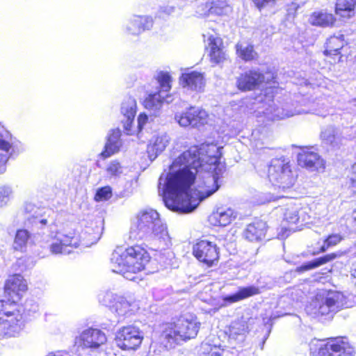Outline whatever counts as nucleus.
<instances>
[{"label":"nucleus","mask_w":356,"mask_h":356,"mask_svg":"<svg viewBox=\"0 0 356 356\" xmlns=\"http://www.w3.org/2000/svg\"><path fill=\"white\" fill-rule=\"evenodd\" d=\"M312 356H354L355 348L348 337L337 336L314 339L309 343Z\"/></svg>","instance_id":"nucleus-4"},{"label":"nucleus","mask_w":356,"mask_h":356,"mask_svg":"<svg viewBox=\"0 0 356 356\" xmlns=\"http://www.w3.org/2000/svg\"><path fill=\"white\" fill-rule=\"evenodd\" d=\"M235 49L237 56L245 62L252 61L258 58V54L252 43L238 42L235 45Z\"/></svg>","instance_id":"nucleus-30"},{"label":"nucleus","mask_w":356,"mask_h":356,"mask_svg":"<svg viewBox=\"0 0 356 356\" xmlns=\"http://www.w3.org/2000/svg\"><path fill=\"white\" fill-rule=\"evenodd\" d=\"M150 257L140 246H131L127 249L118 248L111 257V268L113 272L122 274L128 280H133L130 273H136L145 270Z\"/></svg>","instance_id":"nucleus-3"},{"label":"nucleus","mask_w":356,"mask_h":356,"mask_svg":"<svg viewBox=\"0 0 356 356\" xmlns=\"http://www.w3.org/2000/svg\"><path fill=\"white\" fill-rule=\"evenodd\" d=\"M153 26V20L149 16L134 15L126 24V31L128 34L138 35L149 30Z\"/></svg>","instance_id":"nucleus-21"},{"label":"nucleus","mask_w":356,"mask_h":356,"mask_svg":"<svg viewBox=\"0 0 356 356\" xmlns=\"http://www.w3.org/2000/svg\"><path fill=\"white\" fill-rule=\"evenodd\" d=\"M224 349L220 346L207 344V348L202 352V356H222Z\"/></svg>","instance_id":"nucleus-42"},{"label":"nucleus","mask_w":356,"mask_h":356,"mask_svg":"<svg viewBox=\"0 0 356 356\" xmlns=\"http://www.w3.org/2000/svg\"><path fill=\"white\" fill-rule=\"evenodd\" d=\"M351 2H353V6L355 7V8L356 9V0H350Z\"/></svg>","instance_id":"nucleus-53"},{"label":"nucleus","mask_w":356,"mask_h":356,"mask_svg":"<svg viewBox=\"0 0 356 356\" xmlns=\"http://www.w3.org/2000/svg\"><path fill=\"white\" fill-rule=\"evenodd\" d=\"M285 196L283 195H271L269 197L266 198V201L267 202H274V201H276V200H278L281 198H283Z\"/></svg>","instance_id":"nucleus-50"},{"label":"nucleus","mask_w":356,"mask_h":356,"mask_svg":"<svg viewBox=\"0 0 356 356\" xmlns=\"http://www.w3.org/2000/svg\"><path fill=\"white\" fill-rule=\"evenodd\" d=\"M26 282L19 274L9 277L4 286L5 293L13 302L19 300L21 298L22 293L26 291Z\"/></svg>","instance_id":"nucleus-19"},{"label":"nucleus","mask_w":356,"mask_h":356,"mask_svg":"<svg viewBox=\"0 0 356 356\" xmlns=\"http://www.w3.org/2000/svg\"><path fill=\"white\" fill-rule=\"evenodd\" d=\"M268 226L261 220H256L248 224L243 232L244 238L250 242H259L265 238Z\"/></svg>","instance_id":"nucleus-22"},{"label":"nucleus","mask_w":356,"mask_h":356,"mask_svg":"<svg viewBox=\"0 0 356 356\" xmlns=\"http://www.w3.org/2000/svg\"><path fill=\"white\" fill-rule=\"evenodd\" d=\"M265 82L264 73L258 70L251 69L239 74L236 79V87L242 92L251 91Z\"/></svg>","instance_id":"nucleus-16"},{"label":"nucleus","mask_w":356,"mask_h":356,"mask_svg":"<svg viewBox=\"0 0 356 356\" xmlns=\"http://www.w3.org/2000/svg\"><path fill=\"white\" fill-rule=\"evenodd\" d=\"M143 332L136 326L123 327L117 333L116 343L123 350H136L142 343Z\"/></svg>","instance_id":"nucleus-11"},{"label":"nucleus","mask_w":356,"mask_h":356,"mask_svg":"<svg viewBox=\"0 0 356 356\" xmlns=\"http://www.w3.org/2000/svg\"><path fill=\"white\" fill-rule=\"evenodd\" d=\"M79 245V241L73 231H59L51 238L49 250L53 254H67Z\"/></svg>","instance_id":"nucleus-10"},{"label":"nucleus","mask_w":356,"mask_h":356,"mask_svg":"<svg viewBox=\"0 0 356 356\" xmlns=\"http://www.w3.org/2000/svg\"><path fill=\"white\" fill-rule=\"evenodd\" d=\"M48 356H62L60 355H56L55 353H50Z\"/></svg>","instance_id":"nucleus-54"},{"label":"nucleus","mask_w":356,"mask_h":356,"mask_svg":"<svg viewBox=\"0 0 356 356\" xmlns=\"http://www.w3.org/2000/svg\"><path fill=\"white\" fill-rule=\"evenodd\" d=\"M3 301L0 300V312L3 311ZM6 318L0 317V335H12L19 332L24 326L22 315L18 310L5 312Z\"/></svg>","instance_id":"nucleus-13"},{"label":"nucleus","mask_w":356,"mask_h":356,"mask_svg":"<svg viewBox=\"0 0 356 356\" xmlns=\"http://www.w3.org/2000/svg\"><path fill=\"white\" fill-rule=\"evenodd\" d=\"M298 164L306 168H318L323 164V159L315 152L307 149L302 150L298 155Z\"/></svg>","instance_id":"nucleus-26"},{"label":"nucleus","mask_w":356,"mask_h":356,"mask_svg":"<svg viewBox=\"0 0 356 356\" xmlns=\"http://www.w3.org/2000/svg\"><path fill=\"white\" fill-rule=\"evenodd\" d=\"M168 144V138L167 136L164 135L156 137L153 143L149 145L147 147V153L149 159L152 161L154 160L158 154L165 149Z\"/></svg>","instance_id":"nucleus-33"},{"label":"nucleus","mask_w":356,"mask_h":356,"mask_svg":"<svg viewBox=\"0 0 356 356\" xmlns=\"http://www.w3.org/2000/svg\"><path fill=\"white\" fill-rule=\"evenodd\" d=\"M336 304L337 300L334 298L332 297L326 298L325 301L319 307V313L321 315H325L330 313L336 305Z\"/></svg>","instance_id":"nucleus-41"},{"label":"nucleus","mask_w":356,"mask_h":356,"mask_svg":"<svg viewBox=\"0 0 356 356\" xmlns=\"http://www.w3.org/2000/svg\"><path fill=\"white\" fill-rule=\"evenodd\" d=\"M121 113L124 116V128L130 131L136 113V100L131 97H126L122 103Z\"/></svg>","instance_id":"nucleus-25"},{"label":"nucleus","mask_w":356,"mask_h":356,"mask_svg":"<svg viewBox=\"0 0 356 356\" xmlns=\"http://www.w3.org/2000/svg\"><path fill=\"white\" fill-rule=\"evenodd\" d=\"M334 13L341 19H349L355 15V8L350 0H337Z\"/></svg>","instance_id":"nucleus-31"},{"label":"nucleus","mask_w":356,"mask_h":356,"mask_svg":"<svg viewBox=\"0 0 356 356\" xmlns=\"http://www.w3.org/2000/svg\"><path fill=\"white\" fill-rule=\"evenodd\" d=\"M209 113L204 108L191 106L179 115V126L200 127L208 124Z\"/></svg>","instance_id":"nucleus-12"},{"label":"nucleus","mask_w":356,"mask_h":356,"mask_svg":"<svg viewBox=\"0 0 356 356\" xmlns=\"http://www.w3.org/2000/svg\"><path fill=\"white\" fill-rule=\"evenodd\" d=\"M130 238L147 243L165 241L168 238L167 225L156 210L152 208L142 209L135 217L130 230Z\"/></svg>","instance_id":"nucleus-2"},{"label":"nucleus","mask_w":356,"mask_h":356,"mask_svg":"<svg viewBox=\"0 0 356 356\" xmlns=\"http://www.w3.org/2000/svg\"><path fill=\"white\" fill-rule=\"evenodd\" d=\"M30 236V233L26 229H22L17 230L13 245L15 250L24 251L26 248Z\"/></svg>","instance_id":"nucleus-39"},{"label":"nucleus","mask_w":356,"mask_h":356,"mask_svg":"<svg viewBox=\"0 0 356 356\" xmlns=\"http://www.w3.org/2000/svg\"><path fill=\"white\" fill-rule=\"evenodd\" d=\"M261 293L260 289L257 286H248L240 288L238 291L234 294H231L225 298V300L233 303L241 301Z\"/></svg>","instance_id":"nucleus-32"},{"label":"nucleus","mask_w":356,"mask_h":356,"mask_svg":"<svg viewBox=\"0 0 356 356\" xmlns=\"http://www.w3.org/2000/svg\"><path fill=\"white\" fill-rule=\"evenodd\" d=\"M18 141L12 134L0 123V174L6 170V163L15 149Z\"/></svg>","instance_id":"nucleus-14"},{"label":"nucleus","mask_w":356,"mask_h":356,"mask_svg":"<svg viewBox=\"0 0 356 356\" xmlns=\"http://www.w3.org/2000/svg\"><path fill=\"white\" fill-rule=\"evenodd\" d=\"M355 101H356V98H355Z\"/></svg>","instance_id":"nucleus-55"},{"label":"nucleus","mask_w":356,"mask_h":356,"mask_svg":"<svg viewBox=\"0 0 356 356\" xmlns=\"http://www.w3.org/2000/svg\"><path fill=\"white\" fill-rule=\"evenodd\" d=\"M179 80L182 88L195 94L203 92L207 84L205 73L197 70H186Z\"/></svg>","instance_id":"nucleus-15"},{"label":"nucleus","mask_w":356,"mask_h":356,"mask_svg":"<svg viewBox=\"0 0 356 356\" xmlns=\"http://www.w3.org/2000/svg\"><path fill=\"white\" fill-rule=\"evenodd\" d=\"M323 54L334 62H340L343 58L346 59L351 56L353 50L349 44L345 40L343 35H333L326 40Z\"/></svg>","instance_id":"nucleus-9"},{"label":"nucleus","mask_w":356,"mask_h":356,"mask_svg":"<svg viewBox=\"0 0 356 356\" xmlns=\"http://www.w3.org/2000/svg\"><path fill=\"white\" fill-rule=\"evenodd\" d=\"M308 22L313 26L332 27L337 22V18L331 11L327 9H319L310 13Z\"/></svg>","instance_id":"nucleus-20"},{"label":"nucleus","mask_w":356,"mask_h":356,"mask_svg":"<svg viewBox=\"0 0 356 356\" xmlns=\"http://www.w3.org/2000/svg\"><path fill=\"white\" fill-rule=\"evenodd\" d=\"M120 136L121 132L119 129H114L111 131L108 136L104 150L101 153L104 158H108L120 150L122 146Z\"/></svg>","instance_id":"nucleus-27"},{"label":"nucleus","mask_w":356,"mask_h":356,"mask_svg":"<svg viewBox=\"0 0 356 356\" xmlns=\"http://www.w3.org/2000/svg\"><path fill=\"white\" fill-rule=\"evenodd\" d=\"M350 184L354 190V192L356 193V163H355L351 167Z\"/></svg>","instance_id":"nucleus-47"},{"label":"nucleus","mask_w":356,"mask_h":356,"mask_svg":"<svg viewBox=\"0 0 356 356\" xmlns=\"http://www.w3.org/2000/svg\"><path fill=\"white\" fill-rule=\"evenodd\" d=\"M234 218L231 209L213 211L208 218L209 223L213 227H225Z\"/></svg>","instance_id":"nucleus-28"},{"label":"nucleus","mask_w":356,"mask_h":356,"mask_svg":"<svg viewBox=\"0 0 356 356\" xmlns=\"http://www.w3.org/2000/svg\"><path fill=\"white\" fill-rule=\"evenodd\" d=\"M202 15L223 16L232 11V7L226 0H213L202 5Z\"/></svg>","instance_id":"nucleus-23"},{"label":"nucleus","mask_w":356,"mask_h":356,"mask_svg":"<svg viewBox=\"0 0 356 356\" xmlns=\"http://www.w3.org/2000/svg\"><path fill=\"white\" fill-rule=\"evenodd\" d=\"M254 5L259 10H261L265 7L270 4H274L275 3V0H252Z\"/></svg>","instance_id":"nucleus-46"},{"label":"nucleus","mask_w":356,"mask_h":356,"mask_svg":"<svg viewBox=\"0 0 356 356\" xmlns=\"http://www.w3.org/2000/svg\"><path fill=\"white\" fill-rule=\"evenodd\" d=\"M137 309L138 305L134 302H129L123 297H118L111 306V312L119 316H124L131 314Z\"/></svg>","instance_id":"nucleus-29"},{"label":"nucleus","mask_w":356,"mask_h":356,"mask_svg":"<svg viewBox=\"0 0 356 356\" xmlns=\"http://www.w3.org/2000/svg\"><path fill=\"white\" fill-rule=\"evenodd\" d=\"M12 190L10 187L3 186L0 188V207L6 206L10 200Z\"/></svg>","instance_id":"nucleus-45"},{"label":"nucleus","mask_w":356,"mask_h":356,"mask_svg":"<svg viewBox=\"0 0 356 356\" xmlns=\"http://www.w3.org/2000/svg\"><path fill=\"white\" fill-rule=\"evenodd\" d=\"M343 254V253L342 252H334L324 254L310 261L306 262L300 266H298L296 268V271L297 273H302L305 271L318 268L321 266L326 264L339 257H341Z\"/></svg>","instance_id":"nucleus-24"},{"label":"nucleus","mask_w":356,"mask_h":356,"mask_svg":"<svg viewBox=\"0 0 356 356\" xmlns=\"http://www.w3.org/2000/svg\"><path fill=\"white\" fill-rule=\"evenodd\" d=\"M148 117L145 114H140L138 117V128L140 131L143 129V126L146 124L147 122Z\"/></svg>","instance_id":"nucleus-49"},{"label":"nucleus","mask_w":356,"mask_h":356,"mask_svg":"<svg viewBox=\"0 0 356 356\" xmlns=\"http://www.w3.org/2000/svg\"><path fill=\"white\" fill-rule=\"evenodd\" d=\"M208 51L209 61L213 65L222 64L228 58L224 41L220 37L210 35L208 38Z\"/></svg>","instance_id":"nucleus-18"},{"label":"nucleus","mask_w":356,"mask_h":356,"mask_svg":"<svg viewBox=\"0 0 356 356\" xmlns=\"http://www.w3.org/2000/svg\"><path fill=\"white\" fill-rule=\"evenodd\" d=\"M229 335L233 337L248 333L249 326L248 322L243 318L232 321L229 326Z\"/></svg>","instance_id":"nucleus-38"},{"label":"nucleus","mask_w":356,"mask_h":356,"mask_svg":"<svg viewBox=\"0 0 356 356\" xmlns=\"http://www.w3.org/2000/svg\"><path fill=\"white\" fill-rule=\"evenodd\" d=\"M154 79L159 84L160 90L153 94H149L144 100V106L145 108L156 115L164 102L167 104L172 102L170 95H165L171 88L172 79L169 73L164 71L156 72Z\"/></svg>","instance_id":"nucleus-7"},{"label":"nucleus","mask_w":356,"mask_h":356,"mask_svg":"<svg viewBox=\"0 0 356 356\" xmlns=\"http://www.w3.org/2000/svg\"><path fill=\"white\" fill-rule=\"evenodd\" d=\"M159 194L162 196L165 207L178 211V161L175 160L165 175L162 174L159 181Z\"/></svg>","instance_id":"nucleus-5"},{"label":"nucleus","mask_w":356,"mask_h":356,"mask_svg":"<svg viewBox=\"0 0 356 356\" xmlns=\"http://www.w3.org/2000/svg\"><path fill=\"white\" fill-rule=\"evenodd\" d=\"M193 255L207 268L216 266L220 260V248L216 243L206 238H197L193 245Z\"/></svg>","instance_id":"nucleus-8"},{"label":"nucleus","mask_w":356,"mask_h":356,"mask_svg":"<svg viewBox=\"0 0 356 356\" xmlns=\"http://www.w3.org/2000/svg\"><path fill=\"white\" fill-rule=\"evenodd\" d=\"M199 326L194 321L184 320L179 326V337L184 341L195 338Z\"/></svg>","instance_id":"nucleus-34"},{"label":"nucleus","mask_w":356,"mask_h":356,"mask_svg":"<svg viewBox=\"0 0 356 356\" xmlns=\"http://www.w3.org/2000/svg\"><path fill=\"white\" fill-rule=\"evenodd\" d=\"M24 212L27 215L26 218L31 223L39 222L42 225H46L47 219L41 218L42 209L35 207L31 203H26L24 205Z\"/></svg>","instance_id":"nucleus-35"},{"label":"nucleus","mask_w":356,"mask_h":356,"mask_svg":"<svg viewBox=\"0 0 356 356\" xmlns=\"http://www.w3.org/2000/svg\"><path fill=\"white\" fill-rule=\"evenodd\" d=\"M343 240V236L338 233L330 234L324 239L323 245L316 252H313L312 255L323 253L327 250L337 246Z\"/></svg>","instance_id":"nucleus-36"},{"label":"nucleus","mask_w":356,"mask_h":356,"mask_svg":"<svg viewBox=\"0 0 356 356\" xmlns=\"http://www.w3.org/2000/svg\"><path fill=\"white\" fill-rule=\"evenodd\" d=\"M353 221L356 225V209L353 211L352 216Z\"/></svg>","instance_id":"nucleus-52"},{"label":"nucleus","mask_w":356,"mask_h":356,"mask_svg":"<svg viewBox=\"0 0 356 356\" xmlns=\"http://www.w3.org/2000/svg\"><path fill=\"white\" fill-rule=\"evenodd\" d=\"M111 195L112 191L111 187L105 186L97 190L95 199L97 202L107 200Z\"/></svg>","instance_id":"nucleus-43"},{"label":"nucleus","mask_w":356,"mask_h":356,"mask_svg":"<svg viewBox=\"0 0 356 356\" xmlns=\"http://www.w3.org/2000/svg\"><path fill=\"white\" fill-rule=\"evenodd\" d=\"M268 177L275 187L284 192L291 188L296 181L289 161L282 157L271 161L268 168Z\"/></svg>","instance_id":"nucleus-6"},{"label":"nucleus","mask_w":356,"mask_h":356,"mask_svg":"<svg viewBox=\"0 0 356 356\" xmlns=\"http://www.w3.org/2000/svg\"><path fill=\"white\" fill-rule=\"evenodd\" d=\"M106 172L111 176L117 177L122 173V168L119 162L113 161L108 165Z\"/></svg>","instance_id":"nucleus-44"},{"label":"nucleus","mask_w":356,"mask_h":356,"mask_svg":"<svg viewBox=\"0 0 356 356\" xmlns=\"http://www.w3.org/2000/svg\"><path fill=\"white\" fill-rule=\"evenodd\" d=\"M283 221L287 226L296 225L299 221L298 211L293 207H288L284 213Z\"/></svg>","instance_id":"nucleus-40"},{"label":"nucleus","mask_w":356,"mask_h":356,"mask_svg":"<svg viewBox=\"0 0 356 356\" xmlns=\"http://www.w3.org/2000/svg\"><path fill=\"white\" fill-rule=\"evenodd\" d=\"M107 337L104 332L96 328L84 330L77 338V342L83 348L97 349L104 345Z\"/></svg>","instance_id":"nucleus-17"},{"label":"nucleus","mask_w":356,"mask_h":356,"mask_svg":"<svg viewBox=\"0 0 356 356\" xmlns=\"http://www.w3.org/2000/svg\"><path fill=\"white\" fill-rule=\"evenodd\" d=\"M178 331L175 324H170L163 331L162 337L163 343L168 348H175L177 345V337Z\"/></svg>","instance_id":"nucleus-37"},{"label":"nucleus","mask_w":356,"mask_h":356,"mask_svg":"<svg viewBox=\"0 0 356 356\" xmlns=\"http://www.w3.org/2000/svg\"><path fill=\"white\" fill-rule=\"evenodd\" d=\"M86 234H83L81 236L82 238V245L85 246H90V245H92L94 243H96L97 240L99 239V237L97 236H90V238L88 241L86 240V237L84 236Z\"/></svg>","instance_id":"nucleus-48"},{"label":"nucleus","mask_w":356,"mask_h":356,"mask_svg":"<svg viewBox=\"0 0 356 356\" xmlns=\"http://www.w3.org/2000/svg\"><path fill=\"white\" fill-rule=\"evenodd\" d=\"M175 11V8L173 7H169L166 8L165 9L163 10L160 13V17H162V13H166L168 15L171 14Z\"/></svg>","instance_id":"nucleus-51"},{"label":"nucleus","mask_w":356,"mask_h":356,"mask_svg":"<svg viewBox=\"0 0 356 356\" xmlns=\"http://www.w3.org/2000/svg\"><path fill=\"white\" fill-rule=\"evenodd\" d=\"M222 147L216 143L193 145L179 155V213L194 211L219 188L225 170Z\"/></svg>","instance_id":"nucleus-1"}]
</instances>
